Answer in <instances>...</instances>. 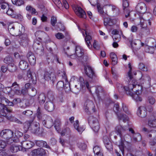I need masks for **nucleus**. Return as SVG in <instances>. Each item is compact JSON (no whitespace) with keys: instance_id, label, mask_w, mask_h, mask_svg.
Returning <instances> with one entry per match:
<instances>
[{"instance_id":"338daca9","label":"nucleus","mask_w":156,"mask_h":156,"mask_svg":"<svg viewBox=\"0 0 156 156\" xmlns=\"http://www.w3.org/2000/svg\"><path fill=\"white\" fill-rule=\"evenodd\" d=\"M103 141L104 144L105 145L109 144L110 143V142H111L108 137L106 136H105L103 137Z\"/></svg>"},{"instance_id":"4be33fe9","label":"nucleus","mask_w":156,"mask_h":156,"mask_svg":"<svg viewBox=\"0 0 156 156\" xmlns=\"http://www.w3.org/2000/svg\"><path fill=\"white\" fill-rule=\"evenodd\" d=\"M76 14L79 17L85 18L86 14L85 11L80 6H77L74 10Z\"/></svg>"},{"instance_id":"7c9ffc66","label":"nucleus","mask_w":156,"mask_h":156,"mask_svg":"<svg viewBox=\"0 0 156 156\" xmlns=\"http://www.w3.org/2000/svg\"><path fill=\"white\" fill-rule=\"evenodd\" d=\"M140 26L142 28V31L146 35H148L150 33V30L147 27V25L145 24L143 22H142L141 20L140 21Z\"/></svg>"},{"instance_id":"aec40b11","label":"nucleus","mask_w":156,"mask_h":156,"mask_svg":"<svg viewBox=\"0 0 156 156\" xmlns=\"http://www.w3.org/2000/svg\"><path fill=\"white\" fill-rule=\"evenodd\" d=\"M136 11L141 13H144L146 11V5L144 2L138 3L136 7Z\"/></svg>"},{"instance_id":"e433bc0d","label":"nucleus","mask_w":156,"mask_h":156,"mask_svg":"<svg viewBox=\"0 0 156 156\" xmlns=\"http://www.w3.org/2000/svg\"><path fill=\"white\" fill-rule=\"evenodd\" d=\"M77 59L79 62L84 64L88 60V57L87 55L83 54L82 56Z\"/></svg>"},{"instance_id":"8fccbe9b","label":"nucleus","mask_w":156,"mask_h":156,"mask_svg":"<svg viewBox=\"0 0 156 156\" xmlns=\"http://www.w3.org/2000/svg\"><path fill=\"white\" fill-rule=\"evenodd\" d=\"M145 51L147 52L152 54L154 51V48L153 47L146 46L145 47Z\"/></svg>"},{"instance_id":"f257e3e1","label":"nucleus","mask_w":156,"mask_h":156,"mask_svg":"<svg viewBox=\"0 0 156 156\" xmlns=\"http://www.w3.org/2000/svg\"><path fill=\"white\" fill-rule=\"evenodd\" d=\"M40 108L38 107L36 113L38 119L42 121L43 125L46 127L50 128L53 125L54 122L52 118L45 114L42 115Z\"/></svg>"},{"instance_id":"13d9d810","label":"nucleus","mask_w":156,"mask_h":156,"mask_svg":"<svg viewBox=\"0 0 156 156\" xmlns=\"http://www.w3.org/2000/svg\"><path fill=\"white\" fill-rule=\"evenodd\" d=\"M56 27H57V28H56L57 30L59 29L61 31H63L65 30L64 26L60 23H58L56 25Z\"/></svg>"},{"instance_id":"72a5a7b5","label":"nucleus","mask_w":156,"mask_h":156,"mask_svg":"<svg viewBox=\"0 0 156 156\" xmlns=\"http://www.w3.org/2000/svg\"><path fill=\"white\" fill-rule=\"evenodd\" d=\"M25 91L26 92V93L28 92L30 96L32 97L35 96L37 92L36 90L33 87H30L28 90H24V92H25Z\"/></svg>"},{"instance_id":"dca6fc26","label":"nucleus","mask_w":156,"mask_h":156,"mask_svg":"<svg viewBox=\"0 0 156 156\" xmlns=\"http://www.w3.org/2000/svg\"><path fill=\"white\" fill-rule=\"evenodd\" d=\"M131 82L129 81V84L128 85V87H126V90H126V91L127 92L126 93L129 95H132V92L131 91L137 85V81L133 79V78Z\"/></svg>"},{"instance_id":"0eeeda50","label":"nucleus","mask_w":156,"mask_h":156,"mask_svg":"<svg viewBox=\"0 0 156 156\" xmlns=\"http://www.w3.org/2000/svg\"><path fill=\"white\" fill-rule=\"evenodd\" d=\"M85 27L86 29L83 30L82 33L83 35L85 37V40L87 47L89 48H92V45L91 44V41H92V37L88 31V29L86 26Z\"/></svg>"},{"instance_id":"f03ea898","label":"nucleus","mask_w":156,"mask_h":156,"mask_svg":"<svg viewBox=\"0 0 156 156\" xmlns=\"http://www.w3.org/2000/svg\"><path fill=\"white\" fill-rule=\"evenodd\" d=\"M127 129H128L127 128H123L120 125L117 126L115 128L116 131L117 132V134L119 135L121 138L118 146L123 155L124 154V144L122 140V139L123 136V135L125 133V131Z\"/></svg>"},{"instance_id":"603ef678","label":"nucleus","mask_w":156,"mask_h":156,"mask_svg":"<svg viewBox=\"0 0 156 156\" xmlns=\"http://www.w3.org/2000/svg\"><path fill=\"white\" fill-rule=\"evenodd\" d=\"M26 10L31 12L32 14H34L36 13L35 9L30 5H27L26 7Z\"/></svg>"},{"instance_id":"bf43d9fd","label":"nucleus","mask_w":156,"mask_h":156,"mask_svg":"<svg viewBox=\"0 0 156 156\" xmlns=\"http://www.w3.org/2000/svg\"><path fill=\"white\" fill-rule=\"evenodd\" d=\"M139 68L140 69L143 71H147V68L145 65L142 63H140L139 65Z\"/></svg>"},{"instance_id":"4468645a","label":"nucleus","mask_w":156,"mask_h":156,"mask_svg":"<svg viewBox=\"0 0 156 156\" xmlns=\"http://www.w3.org/2000/svg\"><path fill=\"white\" fill-rule=\"evenodd\" d=\"M143 132L147 134L148 137L152 140H156V131L155 130H150L147 128L144 127L142 129Z\"/></svg>"},{"instance_id":"79ce46f5","label":"nucleus","mask_w":156,"mask_h":156,"mask_svg":"<svg viewBox=\"0 0 156 156\" xmlns=\"http://www.w3.org/2000/svg\"><path fill=\"white\" fill-rule=\"evenodd\" d=\"M148 125L151 127H156V119H150L148 120Z\"/></svg>"},{"instance_id":"bb28decb","label":"nucleus","mask_w":156,"mask_h":156,"mask_svg":"<svg viewBox=\"0 0 156 156\" xmlns=\"http://www.w3.org/2000/svg\"><path fill=\"white\" fill-rule=\"evenodd\" d=\"M93 152L94 154V156H102L103 150L99 146H96L93 148Z\"/></svg>"},{"instance_id":"c85d7f7f","label":"nucleus","mask_w":156,"mask_h":156,"mask_svg":"<svg viewBox=\"0 0 156 156\" xmlns=\"http://www.w3.org/2000/svg\"><path fill=\"white\" fill-rule=\"evenodd\" d=\"M4 117L5 118L11 121L20 124L22 123V122L19 120L17 119L16 118L11 115H6V116H5Z\"/></svg>"},{"instance_id":"a18cd8bd","label":"nucleus","mask_w":156,"mask_h":156,"mask_svg":"<svg viewBox=\"0 0 156 156\" xmlns=\"http://www.w3.org/2000/svg\"><path fill=\"white\" fill-rule=\"evenodd\" d=\"M118 118L119 120H122L124 122L128 121V118L126 115L123 114H120L117 115Z\"/></svg>"},{"instance_id":"39448f33","label":"nucleus","mask_w":156,"mask_h":156,"mask_svg":"<svg viewBox=\"0 0 156 156\" xmlns=\"http://www.w3.org/2000/svg\"><path fill=\"white\" fill-rule=\"evenodd\" d=\"M83 108L85 112L88 114L91 112H94L96 111L95 105L93 101L87 100L85 102Z\"/></svg>"},{"instance_id":"20e7f679","label":"nucleus","mask_w":156,"mask_h":156,"mask_svg":"<svg viewBox=\"0 0 156 156\" xmlns=\"http://www.w3.org/2000/svg\"><path fill=\"white\" fill-rule=\"evenodd\" d=\"M13 132L11 130L9 129H5L2 130L0 133V136L4 139L9 140L8 141H7V144H10L12 142H9V141H13V139L11 138L13 136Z\"/></svg>"},{"instance_id":"a878e982","label":"nucleus","mask_w":156,"mask_h":156,"mask_svg":"<svg viewBox=\"0 0 156 156\" xmlns=\"http://www.w3.org/2000/svg\"><path fill=\"white\" fill-rule=\"evenodd\" d=\"M34 142L36 145L39 147H44L48 149L50 148V146L45 141L42 140H35Z\"/></svg>"},{"instance_id":"774afa93","label":"nucleus","mask_w":156,"mask_h":156,"mask_svg":"<svg viewBox=\"0 0 156 156\" xmlns=\"http://www.w3.org/2000/svg\"><path fill=\"white\" fill-rule=\"evenodd\" d=\"M112 38L115 41L117 42L120 40L121 37L119 34H115L112 36Z\"/></svg>"},{"instance_id":"2eb2a0df","label":"nucleus","mask_w":156,"mask_h":156,"mask_svg":"<svg viewBox=\"0 0 156 156\" xmlns=\"http://www.w3.org/2000/svg\"><path fill=\"white\" fill-rule=\"evenodd\" d=\"M15 92L16 94L18 95H20L21 94H26V91L24 92V90L22 89V91H20V85L17 83L16 82H14L12 84L11 86L10 87Z\"/></svg>"},{"instance_id":"393cba45","label":"nucleus","mask_w":156,"mask_h":156,"mask_svg":"<svg viewBox=\"0 0 156 156\" xmlns=\"http://www.w3.org/2000/svg\"><path fill=\"white\" fill-rule=\"evenodd\" d=\"M28 61L31 65H34L36 62L35 56L31 52H29L27 55Z\"/></svg>"},{"instance_id":"1a4fd4ad","label":"nucleus","mask_w":156,"mask_h":156,"mask_svg":"<svg viewBox=\"0 0 156 156\" xmlns=\"http://www.w3.org/2000/svg\"><path fill=\"white\" fill-rule=\"evenodd\" d=\"M84 54L83 50L79 46H77L75 47L74 55L70 56L71 58L73 59L78 58L81 57Z\"/></svg>"},{"instance_id":"6ab92c4d","label":"nucleus","mask_w":156,"mask_h":156,"mask_svg":"<svg viewBox=\"0 0 156 156\" xmlns=\"http://www.w3.org/2000/svg\"><path fill=\"white\" fill-rule=\"evenodd\" d=\"M138 115L141 118H144L147 115V110L146 108L144 106L139 107L137 112Z\"/></svg>"},{"instance_id":"f704fd0d","label":"nucleus","mask_w":156,"mask_h":156,"mask_svg":"<svg viewBox=\"0 0 156 156\" xmlns=\"http://www.w3.org/2000/svg\"><path fill=\"white\" fill-rule=\"evenodd\" d=\"M20 149H21V147H20V146L14 144L12 145L10 147L11 151L12 153L16 152Z\"/></svg>"},{"instance_id":"680f3d73","label":"nucleus","mask_w":156,"mask_h":156,"mask_svg":"<svg viewBox=\"0 0 156 156\" xmlns=\"http://www.w3.org/2000/svg\"><path fill=\"white\" fill-rule=\"evenodd\" d=\"M112 73L113 77L115 79H117L119 76V75L117 71L113 68L112 69Z\"/></svg>"},{"instance_id":"864d4df0","label":"nucleus","mask_w":156,"mask_h":156,"mask_svg":"<svg viewBox=\"0 0 156 156\" xmlns=\"http://www.w3.org/2000/svg\"><path fill=\"white\" fill-rule=\"evenodd\" d=\"M61 122L59 119H56L55 120L54 125L57 131H58L59 129V127L61 126Z\"/></svg>"},{"instance_id":"de8ad7c7","label":"nucleus","mask_w":156,"mask_h":156,"mask_svg":"<svg viewBox=\"0 0 156 156\" xmlns=\"http://www.w3.org/2000/svg\"><path fill=\"white\" fill-rule=\"evenodd\" d=\"M12 4L17 6H21L24 4L23 0H11Z\"/></svg>"},{"instance_id":"7ed1b4c3","label":"nucleus","mask_w":156,"mask_h":156,"mask_svg":"<svg viewBox=\"0 0 156 156\" xmlns=\"http://www.w3.org/2000/svg\"><path fill=\"white\" fill-rule=\"evenodd\" d=\"M24 127L26 130L30 128L31 130V132L34 133L40 134L39 123L37 122H33L31 123L30 122H27L24 124Z\"/></svg>"},{"instance_id":"c03bdc74","label":"nucleus","mask_w":156,"mask_h":156,"mask_svg":"<svg viewBox=\"0 0 156 156\" xmlns=\"http://www.w3.org/2000/svg\"><path fill=\"white\" fill-rule=\"evenodd\" d=\"M116 86L117 89L119 92H122L123 91H126V90H127L126 88V87H123L122 84L117 83L116 84Z\"/></svg>"},{"instance_id":"09e8293b","label":"nucleus","mask_w":156,"mask_h":156,"mask_svg":"<svg viewBox=\"0 0 156 156\" xmlns=\"http://www.w3.org/2000/svg\"><path fill=\"white\" fill-rule=\"evenodd\" d=\"M70 134V130L68 128H66L64 129L61 132V134L62 136L69 135Z\"/></svg>"},{"instance_id":"5fc2aeb1","label":"nucleus","mask_w":156,"mask_h":156,"mask_svg":"<svg viewBox=\"0 0 156 156\" xmlns=\"http://www.w3.org/2000/svg\"><path fill=\"white\" fill-rule=\"evenodd\" d=\"M8 111L9 110L6 108L3 107L2 109L0 110V115L4 117L6 116V112H8Z\"/></svg>"},{"instance_id":"c9c22d12","label":"nucleus","mask_w":156,"mask_h":156,"mask_svg":"<svg viewBox=\"0 0 156 156\" xmlns=\"http://www.w3.org/2000/svg\"><path fill=\"white\" fill-rule=\"evenodd\" d=\"M104 24L105 26L112 25L113 23L112 20L110 18L105 17L104 19Z\"/></svg>"},{"instance_id":"9b49d317","label":"nucleus","mask_w":156,"mask_h":156,"mask_svg":"<svg viewBox=\"0 0 156 156\" xmlns=\"http://www.w3.org/2000/svg\"><path fill=\"white\" fill-rule=\"evenodd\" d=\"M58 76H62V78L65 80L66 81V83L64 86V88L65 92L67 93H69L71 91L70 85L68 82L67 81V78L66 76V74L64 72H60L58 73Z\"/></svg>"},{"instance_id":"ea45409f","label":"nucleus","mask_w":156,"mask_h":156,"mask_svg":"<svg viewBox=\"0 0 156 156\" xmlns=\"http://www.w3.org/2000/svg\"><path fill=\"white\" fill-rule=\"evenodd\" d=\"M46 100L45 95L44 94H40L38 97V100L39 103L42 105L44 103Z\"/></svg>"},{"instance_id":"412c9836","label":"nucleus","mask_w":156,"mask_h":156,"mask_svg":"<svg viewBox=\"0 0 156 156\" xmlns=\"http://www.w3.org/2000/svg\"><path fill=\"white\" fill-rule=\"evenodd\" d=\"M20 37L21 39L20 42V45L24 47L27 46L29 39L27 35L26 34H22L20 35Z\"/></svg>"},{"instance_id":"cd10ccee","label":"nucleus","mask_w":156,"mask_h":156,"mask_svg":"<svg viewBox=\"0 0 156 156\" xmlns=\"http://www.w3.org/2000/svg\"><path fill=\"white\" fill-rule=\"evenodd\" d=\"M79 80L80 83V86H81L82 88H83L86 86L87 89L89 90L90 92H91L90 90L88 82L87 81L84 80L83 78L82 77H80Z\"/></svg>"},{"instance_id":"a19ab883","label":"nucleus","mask_w":156,"mask_h":156,"mask_svg":"<svg viewBox=\"0 0 156 156\" xmlns=\"http://www.w3.org/2000/svg\"><path fill=\"white\" fill-rule=\"evenodd\" d=\"M97 8L98 9V12L103 17L106 16L107 15L106 12H104L103 9L101 7L100 4L98 3L97 5Z\"/></svg>"},{"instance_id":"a211bd4d","label":"nucleus","mask_w":156,"mask_h":156,"mask_svg":"<svg viewBox=\"0 0 156 156\" xmlns=\"http://www.w3.org/2000/svg\"><path fill=\"white\" fill-rule=\"evenodd\" d=\"M27 77L29 79V82L31 83H32L33 84H35L36 83V78L35 75L34 73H32L30 69L28 70L27 74Z\"/></svg>"},{"instance_id":"423d86ee","label":"nucleus","mask_w":156,"mask_h":156,"mask_svg":"<svg viewBox=\"0 0 156 156\" xmlns=\"http://www.w3.org/2000/svg\"><path fill=\"white\" fill-rule=\"evenodd\" d=\"M88 120L93 130L95 132H98L100 129V125L98 119L96 118L90 116L88 118Z\"/></svg>"},{"instance_id":"473e14b6","label":"nucleus","mask_w":156,"mask_h":156,"mask_svg":"<svg viewBox=\"0 0 156 156\" xmlns=\"http://www.w3.org/2000/svg\"><path fill=\"white\" fill-rule=\"evenodd\" d=\"M13 141L14 142H20L21 146H20V147H21L26 149L27 146V140H21L20 139H19L17 137L16 139H13Z\"/></svg>"},{"instance_id":"49530a36","label":"nucleus","mask_w":156,"mask_h":156,"mask_svg":"<svg viewBox=\"0 0 156 156\" xmlns=\"http://www.w3.org/2000/svg\"><path fill=\"white\" fill-rule=\"evenodd\" d=\"M78 147L81 150H84L86 148V144L83 142H79L77 143Z\"/></svg>"},{"instance_id":"9d476101","label":"nucleus","mask_w":156,"mask_h":156,"mask_svg":"<svg viewBox=\"0 0 156 156\" xmlns=\"http://www.w3.org/2000/svg\"><path fill=\"white\" fill-rule=\"evenodd\" d=\"M44 78L46 80H50L53 83L55 80L56 77L54 73L50 71H45L44 74Z\"/></svg>"},{"instance_id":"37998d69","label":"nucleus","mask_w":156,"mask_h":156,"mask_svg":"<svg viewBox=\"0 0 156 156\" xmlns=\"http://www.w3.org/2000/svg\"><path fill=\"white\" fill-rule=\"evenodd\" d=\"M141 139V136L139 133H136L133 135V140L135 142H138Z\"/></svg>"},{"instance_id":"5701e85b","label":"nucleus","mask_w":156,"mask_h":156,"mask_svg":"<svg viewBox=\"0 0 156 156\" xmlns=\"http://www.w3.org/2000/svg\"><path fill=\"white\" fill-rule=\"evenodd\" d=\"M45 109L48 112H52L55 109V105L51 101H47L44 105Z\"/></svg>"},{"instance_id":"6e6552de","label":"nucleus","mask_w":156,"mask_h":156,"mask_svg":"<svg viewBox=\"0 0 156 156\" xmlns=\"http://www.w3.org/2000/svg\"><path fill=\"white\" fill-rule=\"evenodd\" d=\"M19 28L20 29L19 30H15V27L14 26H10L9 27L8 30L11 35L14 36H17L22 34L24 32V28L22 26L19 27Z\"/></svg>"},{"instance_id":"3c124183","label":"nucleus","mask_w":156,"mask_h":156,"mask_svg":"<svg viewBox=\"0 0 156 156\" xmlns=\"http://www.w3.org/2000/svg\"><path fill=\"white\" fill-rule=\"evenodd\" d=\"M128 67L129 69V70L127 76L129 78L128 79L129 81V80H130L133 79V76L132 74L131 70H132V66L130 63H129L128 64Z\"/></svg>"},{"instance_id":"0e129e2a","label":"nucleus","mask_w":156,"mask_h":156,"mask_svg":"<svg viewBox=\"0 0 156 156\" xmlns=\"http://www.w3.org/2000/svg\"><path fill=\"white\" fill-rule=\"evenodd\" d=\"M57 23V18L54 16H52L51 18V23L53 27L55 26V24Z\"/></svg>"},{"instance_id":"f8f14e48","label":"nucleus","mask_w":156,"mask_h":156,"mask_svg":"<svg viewBox=\"0 0 156 156\" xmlns=\"http://www.w3.org/2000/svg\"><path fill=\"white\" fill-rule=\"evenodd\" d=\"M84 70L86 75L90 78L93 79L96 76L92 68L89 66H85Z\"/></svg>"},{"instance_id":"e2e57ef3","label":"nucleus","mask_w":156,"mask_h":156,"mask_svg":"<svg viewBox=\"0 0 156 156\" xmlns=\"http://www.w3.org/2000/svg\"><path fill=\"white\" fill-rule=\"evenodd\" d=\"M33 112L29 110H27L23 112L22 114L26 116H29L33 114Z\"/></svg>"},{"instance_id":"58836bf2","label":"nucleus","mask_w":156,"mask_h":156,"mask_svg":"<svg viewBox=\"0 0 156 156\" xmlns=\"http://www.w3.org/2000/svg\"><path fill=\"white\" fill-rule=\"evenodd\" d=\"M6 13L13 18H15L18 16L16 13L12 9H9L6 12Z\"/></svg>"},{"instance_id":"c756f323","label":"nucleus","mask_w":156,"mask_h":156,"mask_svg":"<svg viewBox=\"0 0 156 156\" xmlns=\"http://www.w3.org/2000/svg\"><path fill=\"white\" fill-rule=\"evenodd\" d=\"M28 65L27 62L24 60H21L19 62V67L22 70H25L27 68Z\"/></svg>"},{"instance_id":"6e6d98bb","label":"nucleus","mask_w":156,"mask_h":156,"mask_svg":"<svg viewBox=\"0 0 156 156\" xmlns=\"http://www.w3.org/2000/svg\"><path fill=\"white\" fill-rule=\"evenodd\" d=\"M64 86V83L62 81H59L57 84V88L59 90H61Z\"/></svg>"},{"instance_id":"ddd939ff","label":"nucleus","mask_w":156,"mask_h":156,"mask_svg":"<svg viewBox=\"0 0 156 156\" xmlns=\"http://www.w3.org/2000/svg\"><path fill=\"white\" fill-rule=\"evenodd\" d=\"M143 132L147 134L148 137L152 140H156V131L155 130H150L147 128L144 127L142 129Z\"/></svg>"},{"instance_id":"052dcab7","label":"nucleus","mask_w":156,"mask_h":156,"mask_svg":"<svg viewBox=\"0 0 156 156\" xmlns=\"http://www.w3.org/2000/svg\"><path fill=\"white\" fill-rule=\"evenodd\" d=\"M34 145V142L30 141H27L26 149H30L32 148Z\"/></svg>"},{"instance_id":"4c0bfd02","label":"nucleus","mask_w":156,"mask_h":156,"mask_svg":"<svg viewBox=\"0 0 156 156\" xmlns=\"http://www.w3.org/2000/svg\"><path fill=\"white\" fill-rule=\"evenodd\" d=\"M144 80L149 85H150L151 78L149 75L146 74L142 76L141 78V80Z\"/></svg>"},{"instance_id":"b1692460","label":"nucleus","mask_w":156,"mask_h":156,"mask_svg":"<svg viewBox=\"0 0 156 156\" xmlns=\"http://www.w3.org/2000/svg\"><path fill=\"white\" fill-rule=\"evenodd\" d=\"M3 92L7 94L10 98H12L15 95V92L12 90L11 87H7L3 89Z\"/></svg>"},{"instance_id":"69168bd1","label":"nucleus","mask_w":156,"mask_h":156,"mask_svg":"<svg viewBox=\"0 0 156 156\" xmlns=\"http://www.w3.org/2000/svg\"><path fill=\"white\" fill-rule=\"evenodd\" d=\"M6 146V142L3 140H0V151L5 148Z\"/></svg>"},{"instance_id":"2f4dec72","label":"nucleus","mask_w":156,"mask_h":156,"mask_svg":"<svg viewBox=\"0 0 156 156\" xmlns=\"http://www.w3.org/2000/svg\"><path fill=\"white\" fill-rule=\"evenodd\" d=\"M129 95L131 96L136 101H140L142 100L140 96V92L139 90H136L135 94H133V93H132V95Z\"/></svg>"},{"instance_id":"f3484780","label":"nucleus","mask_w":156,"mask_h":156,"mask_svg":"<svg viewBox=\"0 0 156 156\" xmlns=\"http://www.w3.org/2000/svg\"><path fill=\"white\" fill-rule=\"evenodd\" d=\"M4 62L7 64H11V66L13 68V69H10V71L12 72H13L16 70V66H14L13 64H12V63L13 62V60L11 56H8L4 58Z\"/></svg>"},{"instance_id":"4d7b16f0","label":"nucleus","mask_w":156,"mask_h":156,"mask_svg":"<svg viewBox=\"0 0 156 156\" xmlns=\"http://www.w3.org/2000/svg\"><path fill=\"white\" fill-rule=\"evenodd\" d=\"M46 154V152L45 150L42 148H38V155L42 156L45 155Z\"/></svg>"}]
</instances>
